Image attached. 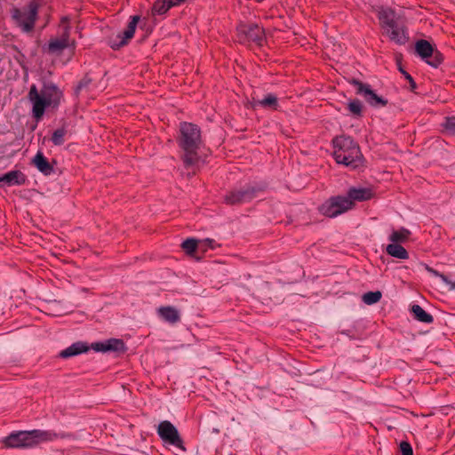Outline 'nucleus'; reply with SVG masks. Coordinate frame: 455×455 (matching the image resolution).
I'll use <instances>...</instances> for the list:
<instances>
[{"label":"nucleus","mask_w":455,"mask_h":455,"mask_svg":"<svg viewBox=\"0 0 455 455\" xmlns=\"http://www.w3.org/2000/svg\"><path fill=\"white\" fill-rule=\"evenodd\" d=\"M415 50L417 53L422 58L427 60V64L436 68L443 60V55L439 52H434V49L429 42L427 40H419L416 43Z\"/></svg>","instance_id":"9"},{"label":"nucleus","mask_w":455,"mask_h":455,"mask_svg":"<svg viewBox=\"0 0 455 455\" xmlns=\"http://www.w3.org/2000/svg\"><path fill=\"white\" fill-rule=\"evenodd\" d=\"M92 347L95 351L100 352L115 351L124 353L126 350L124 342L120 339H110L104 342L93 343Z\"/></svg>","instance_id":"14"},{"label":"nucleus","mask_w":455,"mask_h":455,"mask_svg":"<svg viewBox=\"0 0 455 455\" xmlns=\"http://www.w3.org/2000/svg\"><path fill=\"white\" fill-rule=\"evenodd\" d=\"M379 19L384 30L394 27V25L399 22L395 12L391 9H380Z\"/></svg>","instance_id":"18"},{"label":"nucleus","mask_w":455,"mask_h":455,"mask_svg":"<svg viewBox=\"0 0 455 455\" xmlns=\"http://www.w3.org/2000/svg\"><path fill=\"white\" fill-rule=\"evenodd\" d=\"M352 84L356 87L357 93L364 97L365 100L372 107H385L387 104V100L382 97L378 96L370 87V85L363 84L357 79H352L350 81Z\"/></svg>","instance_id":"10"},{"label":"nucleus","mask_w":455,"mask_h":455,"mask_svg":"<svg viewBox=\"0 0 455 455\" xmlns=\"http://www.w3.org/2000/svg\"><path fill=\"white\" fill-rule=\"evenodd\" d=\"M91 83V79L88 78V77H84L80 82L79 84H77V86L76 87V90H75V92L76 94H79V92H81V90L84 88V87H87Z\"/></svg>","instance_id":"34"},{"label":"nucleus","mask_w":455,"mask_h":455,"mask_svg":"<svg viewBox=\"0 0 455 455\" xmlns=\"http://www.w3.org/2000/svg\"><path fill=\"white\" fill-rule=\"evenodd\" d=\"M198 241L195 238H188L181 243V248L189 256H193L196 253Z\"/></svg>","instance_id":"26"},{"label":"nucleus","mask_w":455,"mask_h":455,"mask_svg":"<svg viewBox=\"0 0 455 455\" xmlns=\"http://www.w3.org/2000/svg\"><path fill=\"white\" fill-rule=\"evenodd\" d=\"M443 281L450 286V290H455V281H451L447 276H443Z\"/></svg>","instance_id":"36"},{"label":"nucleus","mask_w":455,"mask_h":455,"mask_svg":"<svg viewBox=\"0 0 455 455\" xmlns=\"http://www.w3.org/2000/svg\"><path fill=\"white\" fill-rule=\"evenodd\" d=\"M25 181L26 177L20 171H12L0 177V182H5L9 186L21 185Z\"/></svg>","instance_id":"21"},{"label":"nucleus","mask_w":455,"mask_h":455,"mask_svg":"<svg viewBox=\"0 0 455 455\" xmlns=\"http://www.w3.org/2000/svg\"><path fill=\"white\" fill-rule=\"evenodd\" d=\"M157 314L163 320L172 324H174L180 320V311L172 306L160 307L157 309Z\"/></svg>","instance_id":"17"},{"label":"nucleus","mask_w":455,"mask_h":455,"mask_svg":"<svg viewBox=\"0 0 455 455\" xmlns=\"http://www.w3.org/2000/svg\"><path fill=\"white\" fill-rule=\"evenodd\" d=\"M40 93L47 101L48 106L52 108H57L62 98V92L52 84H45Z\"/></svg>","instance_id":"13"},{"label":"nucleus","mask_w":455,"mask_h":455,"mask_svg":"<svg viewBox=\"0 0 455 455\" xmlns=\"http://www.w3.org/2000/svg\"><path fill=\"white\" fill-rule=\"evenodd\" d=\"M60 32L57 37L52 38L47 45V52L51 54L61 53L65 49L68 47H75V40L70 39V25L69 18L64 16L60 20L59 26Z\"/></svg>","instance_id":"4"},{"label":"nucleus","mask_w":455,"mask_h":455,"mask_svg":"<svg viewBox=\"0 0 455 455\" xmlns=\"http://www.w3.org/2000/svg\"><path fill=\"white\" fill-rule=\"evenodd\" d=\"M67 133V131L65 128H60L57 129L52 136V141L54 145L60 146L64 143V137Z\"/></svg>","instance_id":"29"},{"label":"nucleus","mask_w":455,"mask_h":455,"mask_svg":"<svg viewBox=\"0 0 455 455\" xmlns=\"http://www.w3.org/2000/svg\"><path fill=\"white\" fill-rule=\"evenodd\" d=\"M199 130L196 125L190 123L180 124V147L183 151L182 160L186 168L196 165L199 160L197 149Z\"/></svg>","instance_id":"2"},{"label":"nucleus","mask_w":455,"mask_h":455,"mask_svg":"<svg viewBox=\"0 0 455 455\" xmlns=\"http://www.w3.org/2000/svg\"><path fill=\"white\" fill-rule=\"evenodd\" d=\"M353 206L354 202L347 197L335 196L320 206L319 211L324 216L333 218L352 209Z\"/></svg>","instance_id":"7"},{"label":"nucleus","mask_w":455,"mask_h":455,"mask_svg":"<svg viewBox=\"0 0 455 455\" xmlns=\"http://www.w3.org/2000/svg\"><path fill=\"white\" fill-rule=\"evenodd\" d=\"M348 109L349 111L355 115V116H360L362 115V103L359 100H351L349 103H348Z\"/></svg>","instance_id":"30"},{"label":"nucleus","mask_w":455,"mask_h":455,"mask_svg":"<svg viewBox=\"0 0 455 455\" xmlns=\"http://www.w3.org/2000/svg\"><path fill=\"white\" fill-rule=\"evenodd\" d=\"M258 104H259L260 106H262L264 108H270L273 109H276L277 106H278L277 98L273 94H269L263 100H259Z\"/></svg>","instance_id":"28"},{"label":"nucleus","mask_w":455,"mask_h":455,"mask_svg":"<svg viewBox=\"0 0 455 455\" xmlns=\"http://www.w3.org/2000/svg\"><path fill=\"white\" fill-rule=\"evenodd\" d=\"M157 434L160 438L168 444L173 445L182 451L185 450L183 441L177 428L168 420H164L157 427Z\"/></svg>","instance_id":"8"},{"label":"nucleus","mask_w":455,"mask_h":455,"mask_svg":"<svg viewBox=\"0 0 455 455\" xmlns=\"http://www.w3.org/2000/svg\"><path fill=\"white\" fill-rule=\"evenodd\" d=\"M347 199L353 201H365L372 197V191L371 188H352L348 190Z\"/></svg>","instance_id":"19"},{"label":"nucleus","mask_w":455,"mask_h":455,"mask_svg":"<svg viewBox=\"0 0 455 455\" xmlns=\"http://www.w3.org/2000/svg\"><path fill=\"white\" fill-rule=\"evenodd\" d=\"M443 127L447 132L455 135V116L447 117Z\"/></svg>","instance_id":"32"},{"label":"nucleus","mask_w":455,"mask_h":455,"mask_svg":"<svg viewBox=\"0 0 455 455\" xmlns=\"http://www.w3.org/2000/svg\"><path fill=\"white\" fill-rule=\"evenodd\" d=\"M385 32L388 36L389 39L395 44H404L408 41V36L404 27L400 22L394 25V27L387 28Z\"/></svg>","instance_id":"15"},{"label":"nucleus","mask_w":455,"mask_h":455,"mask_svg":"<svg viewBox=\"0 0 455 455\" xmlns=\"http://www.w3.org/2000/svg\"><path fill=\"white\" fill-rule=\"evenodd\" d=\"M140 19V18L138 15L132 17V20L129 22L125 30L124 31L123 36H119V37H121V41L116 44H113L112 48H120L125 45L128 43V41L133 37Z\"/></svg>","instance_id":"16"},{"label":"nucleus","mask_w":455,"mask_h":455,"mask_svg":"<svg viewBox=\"0 0 455 455\" xmlns=\"http://www.w3.org/2000/svg\"><path fill=\"white\" fill-rule=\"evenodd\" d=\"M411 312L414 317L419 322L430 323L434 321L433 316L426 312L419 305H413L411 307Z\"/></svg>","instance_id":"24"},{"label":"nucleus","mask_w":455,"mask_h":455,"mask_svg":"<svg viewBox=\"0 0 455 455\" xmlns=\"http://www.w3.org/2000/svg\"><path fill=\"white\" fill-rule=\"evenodd\" d=\"M386 251L388 255L400 259H407L409 253L404 247L399 243H390L387 246Z\"/></svg>","instance_id":"23"},{"label":"nucleus","mask_w":455,"mask_h":455,"mask_svg":"<svg viewBox=\"0 0 455 455\" xmlns=\"http://www.w3.org/2000/svg\"><path fill=\"white\" fill-rule=\"evenodd\" d=\"M237 39L241 44L253 42L261 45L265 40V32L262 28L253 23H241L237 28Z\"/></svg>","instance_id":"6"},{"label":"nucleus","mask_w":455,"mask_h":455,"mask_svg":"<svg viewBox=\"0 0 455 455\" xmlns=\"http://www.w3.org/2000/svg\"><path fill=\"white\" fill-rule=\"evenodd\" d=\"M426 269H427V272H429L430 274H432V275H434L435 276L440 277L442 280H443V276H445L443 274L439 273L437 270L434 269L431 267L427 266Z\"/></svg>","instance_id":"35"},{"label":"nucleus","mask_w":455,"mask_h":455,"mask_svg":"<svg viewBox=\"0 0 455 455\" xmlns=\"http://www.w3.org/2000/svg\"><path fill=\"white\" fill-rule=\"evenodd\" d=\"M400 450L403 455H413L412 448L408 442H402L400 443Z\"/></svg>","instance_id":"33"},{"label":"nucleus","mask_w":455,"mask_h":455,"mask_svg":"<svg viewBox=\"0 0 455 455\" xmlns=\"http://www.w3.org/2000/svg\"><path fill=\"white\" fill-rule=\"evenodd\" d=\"M32 162L34 165L44 175H49L53 172L52 165L48 162L47 158L42 152H37Z\"/></svg>","instance_id":"20"},{"label":"nucleus","mask_w":455,"mask_h":455,"mask_svg":"<svg viewBox=\"0 0 455 455\" xmlns=\"http://www.w3.org/2000/svg\"><path fill=\"white\" fill-rule=\"evenodd\" d=\"M381 297L382 293L379 291H368L363 295L362 299L366 305H372L379 302Z\"/></svg>","instance_id":"27"},{"label":"nucleus","mask_w":455,"mask_h":455,"mask_svg":"<svg viewBox=\"0 0 455 455\" xmlns=\"http://www.w3.org/2000/svg\"><path fill=\"white\" fill-rule=\"evenodd\" d=\"M38 8L39 4L36 1H31L28 4L27 10L21 11L19 8H13L12 17L24 32H31L37 20Z\"/></svg>","instance_id":"5"},{"label":"nucleus","mask_w":455,"mask_h":455,"mask_svg":"<svg viewBox=\"0 0 455 455\" xmlns=\"http://www.w3.org/2000/svg\"><path fill=\"white\" fill-rule=\"evenodd\" d=\"M411 232L406 228H401L399 230H394L390 236L389 240L391 243H402L408 241Z\"/></svg>","instance_id":"25"},{"label":"nucleus","mask_w":455,"mask_h":455,"mask_svg":"<svg viewBox=\"0 0 455 455\" xmlns=\"http://www.w3.org/2000/svg\"><path fill=\"white\" fill-rule=\"evenodd\" d=\"M28 99L33 103L32 112L34 117L37 120L41 119L44 116L45 108L49 106L42 94L37 92L36 85L31 86L28 92Z\"/></svg>","instance_id":"11"},{"label":"nucleus","mask_w":455,"mask_h":455,"mask_svg":"<svg viewBox=\"0 0 455 455\" xmlns=\"http://www.w3.org/2000/svg\"><path fill=\"white\" fill-rule=\"evenodd\" d=\"M89 350V347L86 346L84 343L82 342H76L72 344L70 347H67L66 349L62 350L60 353V356L62 358H68L70 356L77 355L81 353L87 352Z\"/></svg>","instance_id":"22"},{"label":"nucleus","mask_w":455,"mask_h":455,"mask_svg":"<svg viewBox=\"0 0 455 455\" xmlns=\"http://www.w3.org/2000/svg\"><path fill=\"white\" fill-rule=\"evenodd\" d=\"M405 78L408 80V83L411 84V86L412 89L416 88V84H415L414 80L408 73H405Z\"/></svg>","instance_id":"37"},{"label":"nucleus","mask_w":455,"mask_h":455,"mask_svg":"<svg viewBox=\"0 0 455 455\" xmlns=\"http://www.w3.org/2000/svg\"><path fill=\"white\" fill-rule=\"evenodd\" d=\"M200 246H201V254H202V253H206L209 249L213 250L216 247H219L220 245L217 244L214 240L207 238L204 240H201Z\"/></svg>","instance_id":"31"},{"label":"nucleus","mask_w":455,"mask_h":455,"mask_svg":"<svg viewBox=\"0 0 455 455\" xmlns=\"http://www.w3.org/2000/svg\"><path fill=\"white\" fill-rule=\"evenodd\" d=\"M333 156L338 164L352 169L363 165V157L359 146L350 138L339 136L333 140Z\"/></svg>","instance_id":"1"},{"label":"nucleus","mask_w":455,"mask_h":455,"mask_svg":"<svg viewBox=\"0 0 455 455\" xmlns=\"http://www.w3.org/2000/svg\"><path fill=\"white\" fill-rule=\"evenodd\" d=\"M400 71L405 76V71L403 68H400Z\"/></svg>","instance_id":"38"},{"label":"nucleus","mask_w":455,"mask_h":455,"mask_svg":"<svg viewBox=\"0 0 455 455\" xmlns=\"http://www.w3.org/2000/svg\"><path fill=\"white\" fill-rule=\"evenodd\" d=\"M256 193L257 191L253 188L232 191L225 196V202L228 204L245 203L253 199L256 196Z\"/></svg>","instance_id":"12"},{"label":"nucleus","mask_w":455,"mask_h":455,"mask_svg":"<svg viewBox=\"0 0 455 455\" xmlns=\"http://www.w3.org/2000/svg\"><path fill=\"white\" fill-rule=\"evenodd\" d=\"M56 437L57 435L54 433L39 429L19 431L9 435L4 440V443L7 448L28 449L44 442L52 441Z\"/></svg>","instance_id":"3"}]
</instances>
